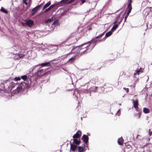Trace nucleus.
Wrapping results in <instances>:
<instances>
[{
	"label": "nucleus",
	"mask_w": 152,
	"mask_h": 152,
	"mask_svg": "<svg viewBox=\"0 0 152 152\" xmlns=\"http://www.w3.org/2000/svg\"><path fill=\"white\" fill-rule=\"evenodd\" d=\"M104 32H103L96 37L95 39H91V41L88 42L83 44L79 46L75 47L73 46V45H72V47H73L72 50L78 47V50L76 52L77 53H80L81 51V54H82L86 52L87 53L90 52L94 48L97 43L98 42H100L102 41V40H97L96 39L101 37L104 34Z\"/></svg>",
	"instance_id": "nucleus-1"
},
{
	"label": "nucleus",
	"mask_w": 152,
	"mask_h": 152,
	"mask_svg": "<svg viewBox=\"0 0 152 152\" xmlns=\"http://www.w3.org/2000/svg\"><path fill=\"white\" fill-rule=\"evenodd\" d=\"M97 87H91L89 88V90L87 89H82L80 90V91L82 93H84L89 94L90 96H91V93L92 92H95L97 91Z\"/></svg>",
	"instance_id": "nucleus-2"
},
{
	"label": "nucleus",
	"mask_w": 152,
	"mask_h": 152,
	"mask_svg": "<svg viewBox=\"0 0 152 152\" xmlns=\"http://www.w3.org/2000/svg\"><path fill=\"white\" fill-rule=\"evenodd\" d=\"M30 86V83H26L24 82H21L19 86L17 88L18 92L21 91L23 89L29 87Z\"/></svg>",
	"instance_id": "nucleus-3"
},
{
	"label": "nucleus",
	"mask_w": 152,
	"mask_h": 152,
	"mask_svg": "<svg viewBox=\"0 0 152 152\" xmlns=\"http://www.w3.org/2000/svg\"><path fill=\"white\" fill-rule=\"evenodd\" d=\"M45 70L44 69H42L41 68H38L35 75L37 77H39L44 75L45 73Z\"/></svg>",
	"instance_id": "nucleus-4"
},
{
	"label": "nucleus",
	"mask_w": 152,
	"mask_h": 152,
	"mask_svg": "<svg viewBox=\"0 0 152 152\" xmlns=\"http://www.w3.org/2000/svg\"><path fill=\"white\" fill-rule=\"evenodd\" d=\"M40 65L42 66H51V64L50 62H46L43 63L41 64H40L36 65L35 66H34V68H33V70H34L36 68H38Z\"/></svg>",
	"instance_id": "nucleus-5"
},
{
	"label": "nucleus",
	"mask_w": 152,
	"mask_h": 152,
	"mask_svg": "<svg viewBox=\"0 0 152 152\" xmlns=\"http://www.w3.org/2000/svg\"><path fill=\"white\" fill-rule=\"evenodd\" d=\"M120 15H118L117 16V18H116L115 21L113 23V24H114V25L112 27V28L111 29V31H114L118 27V24H116L117 21L118 20V18L120 17Z\"/></svg>",
	"instance_id": "nucleus-6"
},
{
	"label": "nucleus",
	"mask_w": 152,
	"mask_h": 152,
	"mask_svg": "<svg viewBox=\"0 0 152 152\" xmlns=\"http://www.w3.org/2000/svg\"><path fill=\"white\" fill-rule=\"evenodd\" d=\"M12 49L14 50L15 51L19 52L21 50V47L20 45H15L13 46Z\"/></svg>",
	"instance_id": "nucleus-7"
},
{
	"label": "nucleus",
	"mask_w": 152,
	"mask_h": 152,
	"mask_svg": "<svg viewBox=\"0 0 152 152\" xmlns=\"http://www.w3.org/2000/svg\"><path fill=\"white\" fill-rule=\"evenodd\" d=\"M127 9L128 10V12L126 14V16H125V17L124 20V22H125L126 21L127 17L129 16V14L130 13V12L132 10V6H129L128 5Z\"/></svg>",
	"instance_id": "nucleus-8"
},
{
	"label": "nucleus",
	"mask_w": 152,
	"mask_h": 152,
	"mask_svg": "<svg viewBox=\"0 0 152 152\" xmlns=\"http://www.w3.org/2000/svg\"><path fill=\"white\" fill-rule=\"evenodd\" d=\"M48 49L50 51H53V52L51 53H52L54 51L56 50L57 47L55 45H50L48 46Z\"/></svg>",
	"instance_id": "nucleus-9"
},
{
	"label": "nucleus",
	"mask_w": 152,
	"mask_h": 152,
	"mask_svg": "<svg viewBox=\"0 0 152 152\" xmlns=\"http://www.w3.org/2000/svg\"><path fill=\"white\" fill-rule=\"evenodd\" d=\"M82 139L83 140V141L85 143L87 144L88 142L89 137L87 135L84 134L82 136Z\"/></svg>",
	"instance_id": "nucleus-10"
},
{
	"label": "nucleus",
	"mask_w": 152,
	"mask_h": 152,
	"mask_svg": "<svg viewBox=\"0 0 152 152\" xmlns=\"http://www.w3.org/2000/svg\"><path fill=\"white\" fill-rule=\"evenodd\" d=\"M81 135V132L80 131H78L73 136V139H77L80 137Z\"/></svg>",
	"instance_id": "nucleus-11"
},
{
	"label": "nucleus",
	"mask_w": 152,
	"mask_h": 152,
	"mask_svg": "<svg viewBox=\"0 0 152 152\" xmlns=\"http://www.w3.org/2000/svg\"><path fill=\"white\" fill-rule=\"evenodd\" d=\"M21 78L25 81H26L27 82L28 81V83H30V84H31V79L29 78L28 79L26 75H24L21 76Z\"/></svg>",
	"instance_id": "nucleus-12"
},
{
	"label": "nucleus",
	"mask_w": 152,
	"mask_h": 152,
	"mask_svg": "<svg viewBox=\"0 0 152 152\" xmlns=\"http://www.w3.org/2000/svg\"><path fill=\"white\" fill-rule=\"evenodd\" d=\"M27 25L29 27L32 26L34 24V21L30 19H28L27 20L26 22Z\"/></svg>",
	"instance_id": "nucleus-13"
},
{
	"label": "nucleus",
	"mask_w": 152,
	"mask_h": 152,
	"mask_svg": "<svg viewBox=\"0 0 152 152\" xmlns=\"http://www.w3.org/2000/svg\"><path fill=\"white\" fill-rule=\"evenodd\" d=\"M70 143L71 146L70 148V150L72 151H75L77 148V145L71 143V141L70 142Z\"/></svg>",
	"instance_id": "nucleus-14"
},
{
	"label": "nucleus",
	"mask_w": 152,
	"mask_h": 152,
	"mask_svg": "<svg viewBox=\"0 0 152 152\" xmlns=\"http://www.w3.org/2000/svg\"><path fill=\"white\" fill-rule=\"evenodd\" d=\"M73 140V142L72 144L76 145H79L80 143V140H78L77 139H73L71 140Z\"/></svg>",
	"instance_id": "nucleus-15"
},
{
	"label": "nucleus",
	"mask_w": 152,
	"mask_h": 152,
	"mask_svg": "<svg viewBox=\"0 0 152 152\" xmlns=\"http://www.w3.org/2000/svg\"><path fill=\"white\" fill-rule=\"evenodd\" d=\"M69 40L68 39L66 40L65 41L62 42L61 44V45L62 46H66V45L69 46L70 45H72V44H73L74 42H72L71 43L68 44L67 42Z\"/></svg>",
	"instance_id": "nucleus-16"
},
{
	"label": "nucleus",
	"mask_w": 152,
	"mask_h": 152,
	"mask_svg": "<svg viewBox=\"0 0 152 152\" xmlns=\"http://www.w3.org/2000/svg\"><path fill=\"white\" fill-rule=\"evenodd\" d=\"M39 9L37 7V6L32 9L31 11V15H33L36 12H37L38 11Z\"/></svg>",
	"instance_id": "nucleus-17"
},
{
	"label": "nucleus",
	"mask_w": 152,
	"mask_h": 152,
	"mask_svg": "<svg viewBox=\"0 0 152 152\" xmlns=\"http://www.w3.org/2000/svg\"><path fill=\"white\" fill-rule=\"evenodd\" d=\"M133 106L135 108L138 107V99H136L135 101L133 100Z\"/></svg>",
	"instance_id": "nucleus-18"
},
{
	"label": "nucleus",
	"mask_w": 152,
	"mask_h": 152,
	"mask_svg": "<svg viewBox=\"0 0 152 152\" xmlns=\"http://www.w3.org/2000/svg\"><path fill=\"white\" fill-rule=\"evenodd\" d=\"M76 59V56H73L72 58H70L67 61V62H70L72 63L75 61Z\"/></svg>",
	"instance_id": "nucleus-19"
},
{
	"label": "nucleus",
	"mask_w": 152,
	"mask_h": 152,
	"mask_svg": "<svg viewBox=\"0 0 152 152\" xmlns=\"http://www.w3.org/2000/svg\"><path fill=\"white\" fill-rule=\"evenodd\" d=\"M13 53L15 55L17 56H18L19 58H21L25 56V55L23 54H20L18 53H17L16 52H13Z\"/></svg>",
	"instance_id": "nucleus-20"
},
{
	"label": "nucleus",
	"mask_w": 152,
	"mask_h": 152,
	"mask_svg": "<svg viewBox=\"0 0 152 152\" xmlns=\"http://www.w3.org/2000/svg\"><path fill=\"white\" fill-rule=\"evenodd\" d=\"M143 112L145 114H147L150 113V110L147 108L144 107L143 109Z\"/></svg>",
	"instance_id": "nucleus-21"
},
{
	"label": "nucleus",
	"mask_w": 152,
	"mask_h": 152,
	"mask_svg": "<svg viewBox=\"0 0 152 152\" xmlns=\"http://www.w3.org/2000/svg\"><path fill=\"white\" fill-rule=\"evenodd\" d=\"M78 152H84L85 150L84 148L81 146L78 147Z\"/></svg>",
	"instance_id": "nucleus-22"
},
{
	"label": "nucleus",
	"mask_w": 152,
	"mask_h": 152,
	"mask_svg": "<svg viewBox=\"0 0 152 152\" xmlns=\"http://www.w3.org/2000/svg\"><path fill=\"white\" fill-rule=\"evenodd\" d=\"M55 6V5L54 4H52V5H50L48 8H47V9H46L45 10V12H48V11H49V10H51V9H52V8H53Z\"/></svg>",
	"instance_id": "nucleus-23"
},
{
	"label": "nucleus",
	"mask_w": 152,
	"mask_h": 152,
	"mask_svg": "<svg viewBox=\"0 0 152 152\" xmlns=\"http://www.w3.org/2000/svg\"><path fill=\"white\" fill-rule=\"evenodd\" d=\"M123 138L122 137L119 138L118 140V143L119 145H123Z\"/></svg>",
	"instance_id": "nucleus-24"
},
{
	"label": "nucleus",
	"mask_w": 152,
	"mask_h": 152,
	"mask_svg": "<svg viewBox=\"0 0 152 152\" xmlns=\"http://www.w3.org/2000/svg\"><path fill=\"white\" fill-rule=\"evenodd\" d=\"M51 2L50 1H49L46 4H45V5L44 6L43 10L45 9V8H47V7H48L49 5L50 4Z\"/></svg>",
	"instance_id": "nucleus-25"
},
{
	"label": "nucleus",
	"mask_w": 152,
	"mask_h": 152,
	"mask_svg": "<svg viewBox=\"0 0 152 152\" xmlns=\"http://www.w3.org/2000/svg\"><path fill=\"white\" fill-rule=\"evenodd\" d=\"M136 109V111L138 113H137V114L138 115V118H140V116H141V113H140V111L138 109V107H137L136 108H135Z\"/></svg>",
	"instance_id": "nucleus-26"
},
{
	"label": "nucleus",
	"mask_w": 152,
	"mask_h": 152,
	"mask_svg": "<svg viewBox=\"0 0 152 152\" xmlns=\"http://www.w3.org/2000/svg\"><path fill=\"white\" fill-rule=\"evenodd\" d=\"M54 19L52 18L51 19H49L45 21V23H48L52 22Z\"/></svg>",
	"instance_id": "nucleus-27"
},
{
	"label": "nucleus",
	"mask_w": 152,
	"mask_h": 152,
	"mask_svg": "<svg viewBox=\"0 0 152 152\" xmlns=\"http://www.w3.org/2000/svg\"><path fill=\"white\" fill-rule=\"evenodd\" d=\"M58 20H55L53 23L52 24L53 25H54L55 26L58 25Z\"/></svg>",
	"instance_id": "nucleus-28"
},
{
	"label": "nucleus",
	"mask_w": 152,
	"mask_h": 152,
	"mask_svg": "<svg viewBox=\"0 0 152 152\" xmlns=\"http://www.w3.org/2000/svg\"><path fill=\"white\" fill-rule=\"evenodd\" d=\"M141 69V68H140V69L137 70L134 73V75H136L137 74L139 75L140 74V72H142L141 71L140 69Z\"/></svg>",
	"instance_id": "nucleus-29"
},
{
	"label": "nucleus",
	"mask_w": 152,
	"mask_h": 152,
	"mask_svg": "<svg viewBox=\"0 0 152 152\" xmlns=\"http://www.w3.org/2000/svg\"><path fill=\"white\" fill-rule=\"evenodd\" d=\"M0 11L4 13L7 14L8 13L7 11L5 10L2 7Z\"/></svg>",
	"instance_id": "nucleus-30"
},
{
	"label": "nucleus",
	"mask_w": 152,
	"mask_h": 152,
	"mask_svg": "<svg viewBox=\"0 0 152 152\" xmlns=\"http://www.w3.org/2000/svg\"><path fill=\"white\" fill-rule=\"evenodd\" d=\"M112 31H110L106 33V34H105L106 37H108L109 36H110L112 34V32H111Z\"/></svg>",
	"instance_id": "nucleus-31"
},
{
	"label": "nucleus",
	"mask_w": 152,
	"mask_h": 152,
	"mask_svg": "<svg viewBox=\"0 0 152 152\" xmlns=\"http://www.w3.org/2000/svg\"><path fill=\"white\" fill-rule=\"evenodd\" d=\"M15 80L16 81L19 80L21 79V78L20 77H16L14 78Z\"/></svg>",
	"instance_id": "nucleus-32"
},
{
	"label": "nucleus",
	"mask_w": 152,
	"mask_h": 152,
	"mask_svg": "<svg viewBox=\"0 0 152 152\" xmlns=\"http://www.w3.org/2000/svg\"><path fill=\"white\" fill-rule=\"evenodd\" d=\"M78 92H79L78 90L77 89H76L74 91V94L75 95V96L77 97V95H76V93H78Z\"/></svg>",
	"instance_id": "nucleus-33"
},
{
	"label": "nucleus",
	"mask_w": 152,
	"mask_h": 152,
	"mask_svg": "<svg viewBox=\"0 0 152 152\" xmlns=\"http://www.w3.org/2000/svg\"><path fill=\"white\" fill-rule=\"evenodd\" d=\"M148 9H146L144 10V12H146L145 13V15H146V16L148 15L149 14V13L148 12H147V10L148 11Z\"/></svg>",
	"instance_id": "nucleus-34"
},
{
	"label": "nucleus",
	"mask_w": 152,
	"mask_h": 152,
	"mask_svg": "<svg viewBox=\"0 0 152 152\" xmlns=\"http://www.w3.org/2000/svg\"><path fill=\"white\" fill-rule=\"evenodd\" d=\"M120 109H119L117 112V113H115V115H117L118 116H119L120 115Z\"/></svg>",
	"instance_id": "nucleus-35"
},
{
	"label": "nucleus",
	"mask_w": 152,
	"mask_h": 152,
	"mask_svg": "<svg viewBox=\"0 0 152 152\" xmlns=\"http://www.w3.org/2000/svg\"><path fill=\"white\" fill-rule=\"evenodd\" d=\"M129 4L128 5V6H132L131 2L132 0H128Z\"/></svg>",
	"instance_id": "nucleus-36"
},
{
	"label": "nucleus",
	"mask_w": 152,
	"mask_h": 152,
	"mask_svg": "<svg viewBox=\"0 0 152 152\" xmlns=\"http://www.w3.org/2000/svg\"><path fill=\"white\" fill-rule=\"evenodd\" d=\"M10 81L9 80H6L4 81V83L3 84H4V83H10Z\"/></svg>",
	"instance_id": "nucleus-37"
},
{
	"label": "nucleus",
	"mask_w": 152,
	"mask_h": 152,
	"mask_svg": "<svg viewBox=\"0 0 152 152\" xmlns=\"http://www.w3.org/2000/svg\"><path fill=\"white\" fill-rule=\"evenodd\" d=\"M123 89L126 91V92L128 93L129 92V89L128 88H124Z\"/></svg>",
	"instance_id": "nucleus-38"
},
{
	"label": "nucleus",
	"mask_w": 152,
	"mask_h": 152,
	"mask_svg": "<svg viewBox=\"0 0 152 152\" xmlns=\"http://www.w3.org/2000/svg\"><path fill=\"white\" fill-rule=\"evenodd\" d=\"M43 4L42 3V4H41L40 5L37 6V7L39 9L40 8V7Z\"/></svg>",
	"instance_id": "nucleus-39"
},
{
	"label": "nucleus",
	"mask_w": 152,
	"mask_h": 152,
	"mask_svg": "<svg viewBox=\"0 0 152 152\" xmlns=\"http://www.w3.org/2000/svg\"><path fill=\"white\" fill-rule=\"evenodd\" d=\"M81 4H80V5H81L82 4H83L86 2V0H81Z\"/></svg>",
	"instance_id": "nucleus-40"
},
{
	"label": "nucleus",
	"mask_w": 152,
	"mask_h": 152,
	"mask_svg": "<svg viewBox=\"0 0 152 152\" xmlns=\"http://www.w3.org/2000/svg\"><path fill=\"white\" fill-rule=\"evenodd\" d=\"M87 29H88V30H90L92 29V27L91 26H88L87 27Z\"/></svg>",
	"instance_id": "nucleus-41"
},
{
	"label": "nucleus",
	"mask_w": 152,
	"mask_h": 152,
	"mask_svg": "<svg viewBox=\"0 0 152 152\" xmlns=\"http://www.w3.org/2000/svg\"><path fill=\"white\" fill-rule=\"evenodd\" d=\"M67 1V0H62L60 1L61 2H63V3L66 2Z\"/></svg>",
	"instance_id": "nucleus-42"
},
{
	"label": "nucleus",
	"mask_w": 152,
	"mask_h": 152,
	"mask_svg": "<svg viewBox=\"0 0 152 152\" xmlns=\"http://www.w3.org/2000/svg\"><path fill=\"white\" fill-rule=\"evenodd\" d=\"M26 0H23V2L26 4H28V3L26 1Z\"/></svg>",
	"instance_id": "nucleus-43"
},
{
	"label": "nucleus",
	"mask_w": 152,
	"mask_h": 152,
	"mask_svg": "<svg viewBox=\"0 0 152 152\" xmlns=\"http://www.w3.org/2000/svg\"><path fill=\"white\" fill-rule=\"evenodd\" d=\"M148 0H146V1H145H145H143V2H142V5H144V3H146V4H147V3H148Z\"/></svg>",
	"instance_id": "nucleus-44"
},
{
	"label": "nucleus",
	"mask_w": 152,
	"mask_h": 152,
	"mask_svg": "<svg viewBox=\"0 0 152 152\" xmlns=\"http://www.w3.org/2000/svg\"><path fill=\"white\" fill-rule=\"evenodd\" d=\"M123 18H122V19L118 23V24H118V25H119V24H120V23L122 21V20Z\"/></svg>",
	"instance_id": "nucleus-45"
},
{
	"label": "nucleus",
	"mask_w": 152,
	"mask_h": 152,
	"mask_svg": "<svg viewBox=\"0 0 152 152\" xmlns=\"http://www.w3.org/2000/svg\"><path fill=\"white\" fill-rule=\"evenodd\" d=\"M75 0H71L70 1H69L68 3H71L73 1H74Z\"/></svg>",
	"instance_id": "nucleus-46"
},
{
	"label": "nucleus",
	"mask_w": 152,
	"mask_h": 152,
	"mask_svg": "<svg viewBox=\"0 0 152 152\" xmlns=\"http://www.w3.org/2000/svg\"><path fill=\"white\" fill-rule=\"evenodd\" d=\"M107 37H106V35L105 36V37L102 39V40H104L105 39H106V38Z\"/></svg>",
	"instance_id": "nucleus-47"
},
{
	"label": "nucleus",
	"mask_w": 152,
	"mask_h": 152,
	"mask_svg": "<svg viewBox=\"0 0 152 152\" xmlns=\"http://www.w3.org/2000/svg\"><path fill=\"white\" fill-rule=\"evenodd\" d=\"M138 116H138V115H137V114H135V117H137V118H138V119H139V118H138Z\"/></svg>",
	"instance_id": "nucleus-48"
},
{
	"label": "nucleus",
	"mask_w": 152,
	"mask_h": 152,
	"mask_svg": "<svg viewBox=\"0 0 152 152\" xmlns=\"http://www.w3.org/2000/svg\"><path fill=\"white\" fill-rule=\"evenodd\" d=\"M138 136H139V135H138V134H137V137H136V138H137L138 137Z\"/></svg>",
	"instance_id": "nucleus-49"
},
{
	"label": "nucleus",
	"mask_w": 152,
	"mask_h": 152,
	"mask_svg": "<svg viewBox=\"0 0 152 152\" xmlns=\"http://www.w3.org/2000/svg\"><path fill=\"white\" fill-rule=\"evenodd\" d=\"M152 7H150V11L151 10V9H152Z\"/></svg>",
	"instance_id": "nucleus-50"
},
{
	"label": "nucleus",
	"mask_w": 152,
	"mask_h": 152,
	"mask_svg": "<svg viewBox=\"0 0 152 152\" xmlns=\"http://www.w3.org/2000/svg\"><path fill=\"white\" fill-rule=\"evenodd\" d=\"M92 83H93L94 84V83H95V82H92Z\"/></svg>",
	"instance_id": "nucleus-51"
},
{
	"label": "nucleus",
	"mask_w": 152,
	"mask_h": 152,
	"mask_svg": "<svg viewBox=\"0 0 152 152\" xmlns=\"http://www.w3.org/2000/svg\"><path fill=\"white\" fill-rule=\"evenodd\" d=\"M148 23L149 24V23H150V21H149V22H148Z\"/></svg>",
	"instance_id": "nucleus-52"
},
{
	"label": "nucleus",
	"mask_w": 152,
	"mask_h": 152,
	"mask_svg": "<svg viewBox=\"0 0 152 152\" xmlns=\"http://www.w3.org/2000/svg\"><path fill=\"white\" fill-rule=\"evenodd\" d=\"M91 81H90V82H89V83H91Z\"/></svg>",
	"instance_id": "nucleus-53"
},
{
	"label": "nucleus",
	"mask_w": 152,
	"mask_h": 152,
	"mask_svg": "<svg viewBox=\"0 0 152 152\" xmlns=\"http://www.w3.org/2000/svg\"><path fill=\"white\" fill-rule=\"evenodd\" d=\"M82 117H81V120H82Z\"/></svg>",
	"instance_id": "nucleus-54"
},
{
	"label": "nucleus",
	"mask_w": 152,
	"mask_h": 152,
	"mask_svg": "<svg viewBox=\"0 0 152 152\" xmlns=\"http://www.w3.org/2000/svg\"><path fill=\"white\" fill-rule=\"evenodd\" d=\"M136 96L135 95L134 96H135V97Z\"/></svg>",
	"instance_id": "nucleus-55"
},
{
	"label": "nucleus",
	"mask_w": 152,
	"mask_h": 152,
	"mask_svg": "<svg viewBox=\"0 0 152 152\" xmlns=\"http://www.w3.org/2000/svg\"><path fill=\"white\" fill-rule=\"evenodd\" d=\"M63 69L64 70H65L64 69V68H63Z\"/></svg>",
	"instance_id": "nucleus-56"
},
{
	"label": "nucleus",
	"mask_w": 152,
	"mask_h": 152,
	"mask_svg": "<svg viewBox=\"0 0 152 152\" xmlns=\"http://www.w3.org/2000/svg\"><path fill=\"white\" fill-rule=\"evenodd\" d=\"M0 89H1L0 88Z\"/></svg>",
	"instance_id": "nucleus-57"
}]
</instances>
